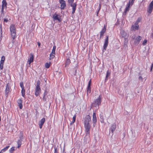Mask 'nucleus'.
I'll use <instances>...</instances> for the list:
<instances>
[{"mask_svg":"<svg viewBox=\"0 0 153 153\" xmlns=\"http://www.w3.org/2000/svg\"><path fill=\"white\" fill-rule=\"evenodd\" d=\"M90 122H91V117L89 115H87L85 117L84 122L85 135L87 136H89L90 133L91 126Z\"/></svg>","mask_w":153,"mask_h":153,"instance_id":"nucleus-1","label":"nucleus"},{"mask_svg":"<svg viewBox=\"0 0 153 153\" xmlns=\"http://www.w3.org/2000/svg\"><path fill=\"white\" fill-rule=\"evenodd\" d=\"M10 30L12 37L13 39L16 37V30L15 25H11L10 27Z\"/></svg>","mask_w":153,"mask_h":153,"instance_id":"nucleus-2","label":"nucleus"},{"mask_svg":"<svg viewBox=\"0 0 153 153\" xmlns=\"http://www.w3.org/2000/svg\"><path fill=\"white\" fill-rule=\"evenodd\" d=\"M40 82L39 80H38L36 82V86L35 89V95L38 96L41 92V89L39 86Z\"/></svg>","mask_w":153,"mask_h":153,"instance_id":"nucleus-3","label":"nucleus"},{"mask_svg":"<svg viewBox=\"0 0 153 153\" xmlns=\"http://www.w3.org/2000/svg\"><path fill=\"white\" fill-rule=\"evenodd\" d=\"M101 98L100 96L94 100V101L91 104L92 107H96L97 106H99L101 104Z\"/></svg>","mask_w":153,"mask_h":153,"instance_id":"nucleus-4","label":"nucleus"},{"mask_svg":"<svg viewBox=\"0 0 153 153\" xmlns=\"http://www.w3.org/2000/svg\"><path fill=\"white\" fill-rule=\"evenodd\" d=\"M7 3L6 1L5 0H3L2 1V7H1V16H4V9L5 7V8L7 7Z\"/></svg>","mask_w":153,"mask_h":153,"instance_id":"nucleus-5","label":"nucleus"},{"mask_svg":"<svg viewBox=\"0 0 153 153\" xmlns=\"http://www.w3.org/2000/svg\"><path fill=\"white\" fill-rule=\"evenodd\" d=\"M59 2L61 4V8L62 9H64L66 6L65 1L64 0H59Z\"/></svg>","mask_w":153,"mask_h":153,"instance_id":"nucleus-6","label":"nucleus"},{"mask_svg":"<svg viewBox=\"0 0 153 153\" xmlns=\"http://www.w3.org/2000/svg\"><path fill=\"white\" fill-rule=\"evenodd\" d=\"M56 48V47L55 46H54L53 47V49L52 50V52L50 55V59H51L53 58L54 57Z\"/></svg>","mask_w":153,"mask_h":153,"instance_id":"nucleus-7","label":"nucleus"},{"mask_svg":"<svg viewBox=\"0 0 153 153\" xmlns=\"http://www.w3.org/2000/svg\"><path fill=\"white\" fill-rule=\"evenodd\" d=\"M120 33L122 37L124 38L125 39H127L129 36L128 34L123 30L121 31Z\"/></svg>","mask_w":153,"mask_h":153,"instance_id":"nucleus-8","label":"nucleus"},{"mask_svg":"<svg viewBox=\"0 0 153 153\" xmlns=\"http://www.w3.org/2000/svg\"><path fill=\"white\" fill-rule=\"evenodd\" d=\"M70 6L72 7V13L74 14L76 8V4L74 3L73 4H71Z\"/></svg>","mask_w":153,"mask_h":153,"instance_id":"nucleus-9","label":"nucleus"},{"mask_svg":"<svg viewBox=\"0 0 153 153\" xmlns=\"http://www.w3.org/2000/svg\"><path fill=\"white\" fill-rule=\"evenodd\" d=\"M108 36H107L106 38L105 39V42L103 46V48L106 50V48L108 46Z\"/></svg>","mask_w":153,"mask_h":153,"instance_id":"nucleus-10","label":"nucleus"},{"mask_svg":"<svg viewBox=\"0 0 153 153\" xmlns=\"http://www.w3.org/2000/svg\"><path fill=\"white\" fill-rule=\"evenodd\" d=\"M93 126H95V124L97 122V119L96 115L95 113H94L93 114Z\"/></svg>","mask_w":153,"mask_h":153,"instance_id":"nucleus-11","label":"nucleus"},{"mask_svg":"<svg viewBox=\"0 0 153 153\" xmlns=\"http://www.w3.org/2000/svg\"><path fill=\"white\" fill-rule=\"evenodd\" d=\"M138 28L139 25L134 23V25H132L131 29V30L135 31L138 30Z\"/></svg>","mask_w":153,"mask_h":153,"instance_id":"nucleus-12","label":"nucleus"},{"mask_svg":"<svg viewBox=\"0 0 153 153\" xmlns=\"http://www.w3.org/2000/svg\"><path fill=\"white\" fill-rule=\"evenodd\" d=\"M10 88L8 84H7L6 89L5 90V95L7 97L8 96V94L10 92Z\"/></svg>","mask_w":153,"mask_h":153,"instance_id":"nucleus-13","label":"nucleus"},{"mask_svg":"<svg viewBox=\"0 0 153 153\" xmlns=\"http://www.w3.org/2000/svg\"><path fill=\"white\" fill-rule=\"evenodd\" d=\"M45 118H43L39 122V127L40 128H41L42 127V126L45 122Z\"/></svg>","mask_w":153,"mask_h":153,"instance_id":"nucleus-14","label":"nucleus"},{"mask_svg":"<svg viewBox=\"0 0 153 153\" xmlns=\"http://www.w3.org/2000/svg\"><path fill=\"white\" fill-rule=\"evenodd\" d=\"M141 39L142 37L140 36H138L135 39V41H134L135 43L136 44H139Z\"/></svg>","mask_w":153,"mask_h":153,"instance_id":"nucleus-15","label":"nucleus"},{"mask_svg":"<svg viewBox=\"0 0 153 153\" xmlns=\"http://www.w3.org/2000/svg\"><path fill=\"white\" fill-rule=\"evenodd\" d=\"M53 18L54 20H57L59 22H60L61 19L57 14H54L53 16Z\"/></svg>","mask_w":153,"mask_h":153,"instance_id":"nucleus-16","label":"nucleus"},{"mask_svg":"<svg viewBox=\"0 0 153 153\" xmlns=\"http://www.w3.org/2000/svg\"><path fill=\"white\" fill-rule=\"evenodd\" d=\"M116 128V124L115 123H113L111 127V131L112 133H113Z\"/></svg>","mask_w":153,"mask_h":153,"instance_id":"nucleus-17","label":"nucleus"},{"mask_svg":"<svg viewBox=\"0 0 153 153\" xmlns=\"http://www.w3.org/2000/svg\"><path fill=\"white\" fill-rule=\"evenodd\" d=\"M106 30V27L104 26V28L102 29V31L100 32V37L103 36Z\"/></svg>","mask_w":153,"mask_h":153,"instance_id":"nucleus-18","label":"nucleus"},{"mask_svg":"<svg viewBox=\"0 0 153 153\" xmlns=\"http://www.w3.org/2000/svg\"><path fill=\"white\" fill-rule=\"evenodd\" d=\"M30 58L28 59V62H29V64H30V63L32 62L33 60V56L32 54L31 53Z\"/></svg>","mask_w":153,"mask_h":153,"instance_id":"nucleus-19","label":"nucleus"},{"mask_svg":"<svg viewBox=\"0 0 153 153\" xmlns=\"http://www.w3.org/2000/svg\"><path fill=\"white\" fill-rule=\"evenodd\" d=\"M17 102L18 104V105L20 108V109H21L22 107V100L21 99H19L17 101Z\"/></svg>","mask_w":153,"mask_h":153,"instance_id":"nucleus-20","label":"nucleus"},{"mask_svg":"<svg viewBox=\"0 0 153 153\" xmlns=\"http://www.w3.org/2000/svg\"><path fill=\"white\" fill-rule=\"evenodd\" d=\"M22 140H19L17 141L18 146L17 148H19L21 146L22 144Z\"/></svg>","mask_w":153,"mask_h":153,"instance_id":"nucleus-21","label":"nucleus"},{"mask_svg":"<svg viewBox=\"0 0 153 153\" xmlns=\"http://www.w3.org/2000/svg\"><path fill=\"white\" fill-rule=\"evenodd\" d=\"M142 19V18L141 17L138 18L137 20L135 22V24L136 25H138V24L141 21V20Z\"/></svg>","mask_w":153,"mask_h":153,"instance_id":"nucleus-22","label":"nucleus"},{"mask_svg":"<svg viewBox=\"0 0 153 153\" xmlns=\"http://www.w3.org/2000/svg\"><path fill=\"white\" fill-rule=\"evenodd\" d=\"M9 146H6L5 148L1 150V152L0 153H2L5 152L6 150H7L9 148Z\"/></svg>","mask_w":153,"mask_h":153,"instance_id":"nucleus-23","label":"nucleus"},{"mask_svg":"<svg viewBox=\"0 0 153 153\" xmlns=\"http://www.w3.org/2000/svg\"><path fill=\"white\" fill-rule=\"evenodd\" d=\"M130 5V1H129V3L127 4V7H126V8L125 10V13H126V12L127 11H128L129 10Z\"/></svg>","mask_w":153,"mask_h":153,"instance_id":"nucleus-24","label":"nucleus"},{"mask_svg":"<svg viewBox=\"0 0 153 153\" xmlns=\"http://www.w3.org/2000/svg\"><path fill=\"white\" fill-rule=\"evenodd\" d=\"M70 62V60L69 59H66V63H65V66L68 65Z\"/></svg>","mask_w":153,"mask_h":153,"instance_id":"nucleus-25","label":"nucleus"},{"mask_svg":"<svg viewBox=\"0 0 153 153\" xmlns=\"http://www.w3.org/2000/svg\"><path fill=\"white\" fill-rule=\"evenodd\" d=\"M22 90L21 91V92L22 93V96L23 97H24V96L25 95V90L24 89V88H22Z\"/></svg>","mask_w":153,"mask_h":153,"instance_id":"nucleus-26","label":"nucleus"},{"mask_svg":"<svg viewBox=\"0 0 153 153\" xmlns=\"http://www.w3.org/2000/svg\"><path fill=\"white\" fill-rule=\"evenodd\" d=\"M88 89L87 91V93H90L91 92V86H88Z\"/></svg>","mask_w":153,"mask_h":153,"instance_id":"nucleus-27","label":"nucleus"},{"mask_svg":"<svg viewBox=\"0 0 153 153\" xmlns=\"http://www.w3.org/2000/svg\"><path fill=\"white\" fill-rule=\"evenodd\" d=\"M153 8L149 6L148 12L149 13H152Z\"/></svg>","mask_w":153,"mask_h":153,"instance_id":"nucleus-28","label":"nucleus"},{"mask_svg":"<svg viewBox=\"0 0 153 153\" xmlns=\"http://www.w3.org/2000/svg\"><path fill=\"white\" fill-rule=\"evenodd\" d=\"M110 75V73H109V71H108L107 72L106 75V78H105V80H106L107 79L108 77Z\"/></svg>","mask_w":153,"mask_h":153,"instance_id":"nucleus-29","label":"nucleus"},{"mask_svg":"<svg viewBox=\"0 0 153 153\" xmlns=\"http://www.w3.org/2000/svg\"><path fill=\"white\" fill-rule=\"evenodd\" d=\"M74 0H68V1L70 5L71 4H73L74 3H73V2H74Z\"/></svg>","mask_w":153,"mask_h":153,"instance_id":"nucleus-30","label":"nucleus"},{"mask_svg":"<svg viewBox=\"0 0 153 153\" xmlns=\"http://www.w3.org/2000/svg\"><path fill=\"white\" fill-rule=\"evenodd\" d=\"M13 45V42H10L8 45V47L9 48H11Z\"/></svg>","mask_w":153,"mask_h":153,"instance_id":"nucleus-31","label":"nucleus"},{"mask_svg":"<svg viewBox=\"0 0 153 153\" xmlns=\"http://www.w3.org/2000/svg\"><path fill=\"white\" fill-rule=\"evenodd\" d=\"M20 85L22 88H23L24 86L23 85V82H21L20 83Z\"/></svg>","mask_w":153,"mask_h":153,"instance_id":"nucleus-32","label":"nucleus"},{"mask_svg":"<svg viewBox=\"0 0 153 153\" xmlns=\"http://www.w3.org/2000/svg\"><path fill=\"white\" fill-rule=\"evenodd\" d=\"M127 42L126 41V39H125V41L124 43V47H125V48H126L127 47Z\"/></svg>","mask_w":153,"mask_h":153,"instance_id":"nucleus-33","label":"nucleus"},{"mask_svg":"<svg viewBox=\"0 0 153 153\" xmlns=\"http://www.w3.org/2000/svg\"><path fill=\"white\" fill-rule=\"evenodd\" d=\"M15 148L14 147H12L10 150V153H12V152L15 150Z\"/></svg>","mask_w":153,"mask_h":153,"instance_id":"nucleus-34","label":"nucleus"},{"mask_svg":"<svg viewBox=\"0 0 153 153\" xmlns=\"http://www.w3.org/2000/svg\"><path fill=\"white\" fill-rule=\"evenodd\" d=\"M149 7L153 8V0L149 4Z\"/></svg>","mask_w":153,"mask_h":153,"instance_id":"nucleus-35","label":"nucleus"},{"mask_svg":"<svg viewBox=\"0 0 153 153\" xmlns=\"http://www.w3.org/2000/svg\"><path fill=\"white\" fill-rule=\"evenodd\" d=\"M76 115L75 114L73 117V121H72L74 122L75 121L76 118Z\"/></svg>","mask_w":153,"mask_h":153,"instance_id":"nucleus-36","label":"nucleus"},{"mask_svg":"<svg viewBox=\"0 0 153 153\" xmlns=\"http://www.w3.org/2000/svg\"><path fill=\"white\" fill-rule=\"evenodd\" d=\"M21 134V135L19 137L20 139L19 140H22V139H23V136L22 135V133Z\"/></svg>","mask_w":153,"mask_h":153,"instance_id":"nucleus-37","label":"nucleus"},{"mask_svg":"<svg viewBox=\"0 0 153 153\" xmlns=\"http://www.w3.org/2000/svg\"><path fill=\"white\" fill-rule=\"evenodd\" d=\"M147 42V41L146 40H144L143 42V45H145L146 44Z\"/></svg>","mask_w":153,"mask_h":153,"instance_id":"nucleus-38","label":"nucleus"},{"mask_svg":"<svg viewBox=\"0 0 153 153\" xmlns=\"http://www.w3.org/2000/svg\"><path fill=\"white\" fill-rule=\"evenodd\" d=\"M45 93L44 94V95L43 96V100L44 101H45L46 100V98H45Z\"/></svg>","mask_w":153,"mask_h":153,"instance_id":"nucleus-39","label":"nucleus"},{"mask_svg":"<svg viewBox=\"0 0 153 153\" xmlns=\"http://www.w3.org/2000/svg\"><path fill=\"white\" fill-rule=\"evenodd\" d=\"M3 64H0V68L1 69H2L3 68Z\"/></svg>","mask_w":153,"mask_h":153,"instance_id":"nucleus-40","label":"nucleus"},{"mask_svg":"<svg viewBox=\"0 0 153 153\" xmlns=\"http://www.w3.org/2000/svg\"><path fill=\"white\" fill-rule=\"evenodd\" d=\"M134 0H131V2H130V5H132L134 2Z\"/></svg>","mask_w":153,"mask_h":153,"instance_id":"nucleus-41","label":"nucleus"},{"mask_svg":"<svg viewBox=\"0 0 153 153\" xmlns=\"http://www.w3.org/2000/svg\"><path fill=\"white\" fill-rule=\"evenodd\" d=\"M5 56H2L1 57V60H2V61H4V60H5Z\"/></svg>","mask_w":153,"mask_h":153,"instance_id":"nucleus-42","label":"nucleus"},{"mask_svg":"<svg viewBox=\"0 0 153 153\" xmlns=\"http://www.w3.org/2000/svg\"><path fill=\"white\" fill-rule=\"evenodd\" d=\"M54 153H58L57 150L56 148H54Z\"/></svg>","mask_w":153,"mask_h":153,"instance_id":"nucleus-43","label":"nucleus"},{"mask_svg":"<svg viewBox=\"0 0 153 153\" xmlns=\"http://www.w3.org/2000/svg\"><path fill=\"white\" fill-rule=\"evenodd\" d=\"M139 80H142L143 79V77L141 76H140L139 77Z\"/></svg>","mask_w":153,"mask_h":153,"instance_id":"nucleus-44","label":"nucleus"},{"mask_svg":"<svg viewBox=\"0 0 153 153\" xmlns=\"http://www.w3.org/2000/svg\"><path fill=\"white\" fill-rule=\"evenodd\" d=\"M91 80L90 79L89 81L88 86H91Z\"/></svg>","mask_w":153,"mask_h":153,"instance_id":"nucleus-45","label":"nucleus"},{"mask_svg":"<svg viewBox=\"0 0 153 153\" xmlns=\"http://www.w3.org/2000/svg\"><path fill=\"white\" fill-rule=\"evenodd\" d=\"M100 8H101V6H100V4H99V9L98 10V11H97V13H98L100 11Z\"/></svg>","mask_w":153,"mask_h":153,"instance_id":"nucleus-46","label":"nucleus"},{"mask_svg":"<svg viewBox=\"0 0 153 153\" xmlns=\"http://www.w3.org/2000/svg\"><path fill=\"white\" fill-rule=\"evenodd\" d=\"M100 8H101V6H100V4H99V9L98 10V11H97V13H98L100 11Z\"/></svg>","mask_w":153,"mask_h":153,"instance_id":"nucleus-47","label":"nucleus"},{"mask_svg":"<svg viewBox=\"0 0 153 153\" xmlns=\"http://www.w3.org/2000/svg\"><path fill=\"white\" fill-rule=\"evenodd\" d=\"M45 67L47 68H48V62H47L45 64Z\"/></svg>","mask_w":153,"mask_h":153,"instance_id":"nucleus-48","label":"nucleus"},{"mask_svg":"<svg viewBox=\"0 0 153 153\" xmlns=\"http://www.w3.org/2000/svg\"><path fill=\"white\" fill-rule=\"evenodd\" d=\"M153 67V62L152 63V64L151 67V71L152 70V68Z\"/></svg>","mask_w":153,"mask_h":153,"instance_id":"nucleus-49","label":"nucleus"},{"mask_svg":"<svg viewBox=\"0 0 153 153\" xmlns=\"http://www.w3.org/2000/svg\"><path fill=\"white\" fill-rule=\"evenodd\" d=\"M8 19H4V22H7V21H8Z\"/></svg>","mask_w":153,"mask_h":153,"instance_id":"nucleus-50","label":"nucleus"},{"mask_svg":"<svg viewBox=\"0 0 153 153\" xmlns=\"http://www.w3.org/2000/svg\"><path fill=\"white\" fill-rule=\"evenodd\" d=\"M4 61H2V60H1V62H0V64H3Z\"/></svg>","mask_w":153,"mask_h":153,"instance_id":"nucleus-51","label":"nucleus"},{"mask_svg":"<svg viewBox=\"0 0 153 153\" xmlns=\"http://www.w3.org/2000/svg\"><path fill=\"white\" fill-rule=\"evenodd\" d=\"M40 43L39 42H38V45L39 46L40 45Z\"/></svg>","mask_w":153,"mask_h":153,"instance_id":"nucleus-52","label":"nucleus"},{"mask_svg":"<svg viewBox=\"0 0 153 153\" xmlns=\"http://www.w3.org/2000/svg\"><path fill=\"white\" fill-rule=\"evenodd\" d=\"M74 123V122L72 121L70 123V125H72L73 124V123Z\"/></svg>","mask_w":153,"mask_h":153,"instance_id":"nucleus-53","label":"nucleus"},{"mask_svg":"<svg viewBox=\"0 0 153 153\" xmlns=\"http://www.w3.org/2000/svg\"><path fill=\"white\" fill-rule=\"evenodd\" d=\"M51 65V63L50 62L48 63V68Z\"/></svg>","mask_w":153,"mask_h":153,"instance_id":"nucleus-54","label":"nucleus"},{"mask_svg":"<svg viewBox=\"0 0 153 153\" xmlns=\"http://www.w3.org/2000/svg\"><path fill=\"white\" fill-rule=\"evenodd\" d=\"M151 37H153V32L151 33Z\"/></svg>","mask_w":153,"mask_h":153,"instance_id":"nucleus-55","label":"nucleus"},{"mask_svg":"<svg viewBox=\"0 0 153 153\" xmlns=\"http://www.w3.org/2000/svg\"><path fill=\"white\" fill-rule=\"evenodd\" d=\"M107 153H110L109 152H108Z\"/></svg>","mask_w":153,"mask_h":153,"instance_id":"nucleus-56","label":"nucleus"},{"mask_svg":"<svg viewBox=\"0 0 153 153\" xmlns=\"http://www.w3.org/2000/svg\"><path fill=\"white\" fill-rule=\"evenodd\" d=\"M46 81H47V80H45V82H46Z\"/></svg>","mask_w":153,"mask_h":153,"instance_id":"nucleus-57","label":"nucleus"},{"mask_svg":"<svg viewBox=\"0 0 153 153\" xmlns=\"http://www.w3.org/2000/svg\"><path fill=\"white\" fill-rule=\"evenodd\" d=\"M107 0V1H108V0Z\"/></svg>","mask_w":153,"mask_h":153,"instance_id":"nucleus-58","label":"nucleus"}]
</instances>
